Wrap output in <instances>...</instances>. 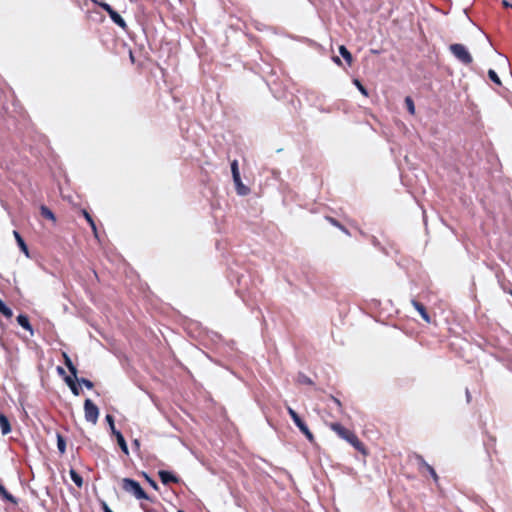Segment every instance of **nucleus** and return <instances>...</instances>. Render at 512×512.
I'll return each instance as SVG.
<instances>
[{
    "label": "nucleus",
    "instance_id": "aec40b11",
    "mask_svg": "<svg viewBox=\"0 0 512 512\" xmlns=\"http://www.w3.org/2000/svg\"><path fill=\"white\" fill-rule=\"evenodd\" d=\"M57 448L61 454H64L66 451V441L61 434H57Z\"/></svg>",
    "mask_w": 512,
    "mask_h": 512
},
{
    "label": "nucleus",
    "instance_id": "4c0bfd02",
    "mask_svg": "<svg viewBox=\"0 0 512 512\" xmlns=\"http://www.w3.org/2000/svg\"><path fill=\"white\" fill-rule=\"evenodd\" d=\"M502 4H503V6H505V7H512V5H511L508 1H506V0H503V1H502Z\"/></svg>",
    "mask_w": 512,
    "mask_h": 512
},
{
    "label": "nucleus",
    "instance_id": "ea45409f",
    "mask_svg": "<svg viewBox=\"0 0 512 512\" xmlns=\"http://www.w3.org/2000/svg\"><path fill=\"white\" fill-rule=\"evenodd\" d=\"M58 372H59V374H64L65 373L64 369L61 368V367H58Z\"/></svg>",
    "mask_w": 512,
    "mask_h": 512
},
{
    "label": "nucleus",
    "instance_id": "9d476101",
    "mask_svg": "<svg viewBox=\"0 0 512 512\" xmlns=\"http://www.w3.org/2000/svg\"><path fill=\"white\" fill-rule=\"evenodd\" d=\"M13 235L15 237V240L20 248V250L27 256L29 257V250H28V247L24 241V239L22 238V236L20 235V233L16 230L13 231Z\"/></svg>",
    "mask_w": 512,
    "mask_h": 512
},
{
    "label": "nucleus",
    "instance_id": "dca6fc26",
    "mask_svg": "<svg viewBox=\"0 0 512 512\" xmlns=\"http://www.w3.org/2000/svg\"><path fill=\"white\" fill-rule=\"evenodd\" d=\"M70 477L71 480L75 483L78 488L83 486V478L80 474H78L74 469H70Z\"/></svg>",
    "mask_w": 512,
    "mask_h": 512
},
{
    "label": "nucleus",
    "instance_id": "37998d69",
    "mask_svg": "<svg viewBox=\"0 0 512 512\" xmlns=\"http://www.w3.org/2000/svg\"><path fill=\"white\" fill-rule=\"evenodd\" d=\"M178 512H184V511H182V510H179Z\"/></svg>",
    "mask_w": 512,
    "mask_h": 512
},
{
    "label": "nucleus",
    "instance_id": "f704fd0d",
    "mask_svg": "<svg viewBox=\"0 0 512 512\" xmlns=\"http://www.w3.org/2000/svg\"><path fill=\"white\" fill-rule=\"evenodd\" d=\"M147 480H148V482L150 483V485H151L154 489H158V485H157V483H156L154 480H152V479H150V478H147Z\"/></svg>",
    "mask_w": 512,
    "mask_h": 512
},
{
    "label": "nucleus",
    "instance_id": "b1692460",
    "mask_svg": "<svg viewBox=\"0 0 512 512\" xmlns=\"http://www.w3.org/2000/svg\"><path fill=\"white\" fill-rule=\"evenodd\" d=\"M297 382L300 384L310 385L312 384V380L306 376L305 374L299 373L297 376Z\"/></svg>",
    "mask_w": 512,
    "mask_h": 512
},
{
    "label": "nucleus",
    "instance_id": "5701e85b",
    "mask_svg": "<svg viewBox=\"0 0 512 512\" xmlns=\"http://www.w3.org/2000/svg\"><path fill=\"white\" fill-rule=\"evenodd\" d=\"M107 423L109 424V427H110V430L112 432V434L115 436L117 432H119L118 430H116L115 428V424H114V417L110 414H107L106 417H105Z\"/></svg>",
    "mask_w": 512,
    "mask_h": 512
},
{
    "label": "nucleus",
    "instance_id": "2eb2a0df",
    "mask_svg": "<svg viewBox=\"0 0 512 512\" xmlns=\"http://www.w3.org/2000/svg\"><path fill=\"white\" fill-rule=\"evenodd\" d=\"M63 357H64V364L66 365V367L68 368L70 373L74 377H76V375H77V368L73 364L72 360L70 359V357L66 353H63Z\"/></svg>",
    "mask_w": 512,
    "mask_h": 512
},
{
    "label": "nucleus",
    "instance_id": "c9c22d12",
    "mask_svg": "<svg viewBox=\"0 0 512 512\" xmlns=\"http://www.w3.org/2000/svg\"><path fill=\"white\" fill-rule=\"evenodd\" d=\"M333 61H334L336 64H338V65H341V64H342V63H341L340 58H339V57H337V56H334V57H333Z\"/></svg>",
    "mask_w": 512,
    "mask_h": 512
},
{
    "label": "nucleus",
    "instance_id": "c85d7f7f",
    "mask_svg": "<svg viewBox=\"0 0 512 512\" xmlns=\"http://www.w3.org/2000/svg\"><path fill=\"white\" fill-rule=\"evenodd\" d=\"M72 391V393L75 395V396H78L80 395V392H81V389L78 387V385L75 383L73 385H70L69 387Z\"/></svg>",
    "mask_w": 512,
    "mask_h": 512
},
{
    "label": "nucleus",
    "instance_id": "f3484780",
    "mask_svg": "<svg viewBox=\"0 0 512 512\" xmlns=\"http://www.w3.org/2000/svg\"><path fill=\"white\" fill-rule=\"evenodd\" d=\"M83 215H84L85 219L87 220V222L89 223V225L91 226V229L94 233L95 238H98L97 227H96V224H95L93 218L86 210H83Z\"/></svg>",
    "mask_w": 512,
    "mask_h": 512
},
{
    "label": "nucleus",
    "instance_id": "a211bd4d",
    "mask_svg": "<svg viewBox=\"0 0 512 512\" xmlns=\"http://www.w3.org/2000/svg\"><path fill=\"white\" fill-rule=\"evenodd\" d=\"M339 53L346 60L348 65H351V63H352V55H351V53L348 51V49L345 46L341 45L339 47Z\"/></svg>",
    "mask_w": 512,
    "mask_h": 512
},
{
    "label": "nucleus",
    "instance_id": "7c9ffc66",
    "mask_svg": "<svg viewBox=\"0 0 512 512\" xmlns=\"http://www.w3.org/2000/svg\"><path fill=\"white\" fill-rule=\"evenodd\" d=\"M326 219L335 227H341V224L339 223V221H337L336 219L332 218V217H326Z\"/></svg>",
    "mask_w": 512,
    "mask_h": 512
},
{
    "label": "nucleus",
    "instance_id": "423d86ee",
    "mask_svg": "<svg viewBox=\"0 0 512 512\" xmlns=\"http://www.w3.org/2000/svg\"><path fill=\"white\" fill-rule=\"evenodd\" d=\"M100 7L104 9L110 16L111 20L122 29L126 30L127 24L125 20L118 14L108 3H100Z\"/></svg>",
    "mask_w": 512,
    "mask_h": 512
},
{
    "label": "nucleus",
    "instance_id": "0eeeda50",
    "mask_svg": "<svg viewBox=\"0 0 512 512\" xmlns=\"http://www.w3.org/2000/svg\"><path fill=\"white\" fill-rule=\"evenodd\" d=\"M293 422L310 442L314 441L313 434L311 433L308 426L304 423V421L300 418L299 415L293 419Z\"/></svg>",
    "mask_w": 512,
    "mask_h": 512
},
{
    "label": "nucleus",
    "instance_id": "2f4dec72",
    "mask_svg": "<svg viewBox=\"0 0 512 512\" xmlns=\"http://www.w3.org/2000/svg\"><path fill=\"white\" fill-rule=\"evenodd\" d=\"M287 411H288V414L290 415V417L292 418V420L298 416L296 411L293 410L291 407H287Z\"/></svg>",
    "mask_w": 512,
    "mask_h": 512
},
{
    "label": "nucleus",
    "instance_id": "473e14b6",
    "mask_svg": "<svg viewBox=\"0 0 512 512\" xmlns=\"http://www.w3.org/2000/svg\"><path fill=\"white\" fill-rule=\"evenodd\" d=\"M331 401L333 404H335L337 406V408H339V409L341 408V402L337 398L331 396Z\"/></svg>",
    "mask_w": 512,
    "mask_h": 512
},
{
    "label": "nucleus",
    "instance_id": "72a5a7b5",
    "mask_svg": "<svg viewBox=\"0 0 512 512\" xmlns=\"http://www.w3.org/2000/svg\"><path fill=\"white\" fill-rule=\"evenodd\" d=\"M102 509L104 512H113L105 502L102 503Z\"/></svg>",
    "mask_w": 512,
    "mask_h": 512
},
{
    "label": "nucleus",
    "instance_id": "7ed1b4c3",
    "mask_svg": "<svg viewBox=\"0 0 512 512\" xmlns=\"http://www.w3.org/2000/svg\"><path fill=\"white\" fill-rule=\"evenodd\" d=\"M450 51L461 63L465 65L472 63V56L463 44H452Z\"/></svg>",
    "mask_w": 512,
    "mask_h": 512
},
{
    "label": "nucleus",
    "instance_id": "9b49d317",
    "mask_svg": "<svg viewBox=\"0 0 512 512\" xmlns=\"http://www.w3.org/2000/svg\"><path fill=\"white\" fill-rule=\"evenodd\" d=\"M17 322L18 324L23 327L25 330L29 331L31 335H33V328L29 322V319L24 314H19L17 316Z\"/></svg>",
    "mask_w": 512,
    "mask_h": 512
},
{
    "label": "nucleus",
    "instance_id": "ddd939ff",
    "mask_svg": "<svg viewBox=\"0 0 512 512\" xmlns=\"http://www.w3.org/2000/svg\"><path fill=\"white\" fill-rule=\"evenodd\" d=\"M0 497L13 504H17V499L10 494L2 484H0Z\"/></svg>",
    "mask_w": 512,
    "mask_h": 512
},
{
    "label": "nucleus",
    "instance_id": "cd10ccee",
    "mask_svg": "<svg viewBox=\"0 0 512 512\" xmlns=\"http://www.w3.org/2000/svg\"><path fill=\"white\" fill-rule=\"evenodd\" d=\"M75 379H78V378H77V376H76V377H74L73 375H72V376H66V377L64 378V380H65L66 384H67L69 387H70V385H73V384H75V383H76V382H75Z\"/></svg>",
    "mask_w": 512,
    "mask_h": 512
},
{
    "label": "nucleus",
    "instance_id": "e433bc0d",
    "mask_svg": "<svg viewBox=\"0 0 512 512\" xmlns=\"http://www.w3.org/2000/svg\"><path fill=\"white\" fill-rule=\"evenodd\" d=\"M341 231H343L345 234L349 235V231L343 226L341 225V227H338Z\"/></svg>",
    "mask_w": 512,
    "mask_h": 512
},
{
    "label": "nucleus",
    "instance_id": "412c9836",
    "mask_svg": "<svg viewBox=\"0 0 512 512\" xmlns=\"http://www.w3.org/2000/svg\"><path fill=\"white\" fill-rule=\"evenodd\" d=\"M0 312L7 318L12 317V310L5 305V303L0 299Z\"/></svg>",
    "mask_w": 512,
    "mask_h": 512
},
{
    "label": "nucleus",
    "instance_id": "58836bf2",
    "mask_svg": "<svg viewBox=\"0 0 512 512\" xmlns=\"http://www.w3.org/2000/svg\"><path fill=\"white\" fill-rule=\"evenodd\" d=\"M466 397H467V401L469 402L470 401V392L468 389H466Z\"/></svg>",
    "mask_w": 512,
    "mask_h": 512
},
{
    "label": "nucleus",
    "instance_id": "393cba45",
    "mask_svg": "<svg viewBox=\"0 0 512 512\" xmlns=\"http://www.w3.org/2000/svg\"><path fill=\"white\" fill-rule=\"evenodd\" d=\"M488 76H489L490 80L493 81L495 84L501 85V80H500L499 76L497 75V73L493 69H490L488 71Z\"/></svg>",
    "mask_w": 512,
    "mask_h": 512
},
{
    "label": "nucleus",
    "instance_id": "1a4fd4ad",
    "mask_svg": "<svg viewBox=\"0 0 512 512\" xmlns=\"http://www.w3.org/2000/svg\"><path fill=\"white\" fill-rule=\"evenodd\" d=\"M412 305L420 313V315L424 321H426L427 323L431 322V318H430L425 306L422 303H420L416 300H412Z\"/></svg>",
    "mask_w": 512,
    "mask_h": 512
},
{
    "label": "nucleus",
    "instance_id": "6ab92c4d",
    "mask_svg": "<svg viewBox=\"0 0 512 512\" xmlns=\"http://www.w3.org/2000/svg\"><path fill=\"white\" fill-rule=\"evenodd\" d=\"M40 213L42 215V217L46 218V219H49V220H52V221H55V216H54V213L46 206L42 205L41 208H40Z\"/></svg>",
    "mask_w": 512,
    "mask_h": 512
},
{
    "label": "nucleus",
    "instance_id": "6e6552de",
    "mask_svg": "<svg viewBox=\"0 0 512 512\" xmlns=\"http://www.w3.org/2000/svg\"><path fill=\"white\" fill-rule=\"evenodd\" d=\"M158 476H159L161 482L165 485H168L170 483H178L179 482V478L176 475H174L173 473L166 471V470H160L158 472Z\"/></svg>",
    "mask_w": 512,
    "mask_h": 512
},
{
    "label": "nucleus",
    "instance_id": "a878e982",
    "mask_svg": "<svg viewBox=\"0 0 512 512\" xmlns=\"http://www.w3.org/2000/svg\"><path fill=\"white\" fill-rule=\"evenodd\" d=\"M76 381L79 383V384H82L84 385L86 388L88 389H92L93 388V382L90 381L89 379H86V378H80V379H76Z\"/></svg>",
    "mask_w": 512,
    "mask_h": 512
},
{
    "label": "nucleus",
    "instance_id": "20e7f679",
    "mask_svg": "<svg viewBox=\"0 0 512 512\" xmlns=\"http://www.w3.org/2000/svg\"><path fill=\"white\" fill-rule=\"evenodd\" d=\"M84 415L85 419L92 424H96L99 417V409L90 399L84 402Z\"/></svg>",
    "mask_w": 512,
    "mask_h": 512
},
{
    "label": "nucleus",
    "instance_id": "c756f323",
    "mask_svg": "<svg viewBox=\"0 0 512 512\" xmlns=\"http://www.w3.org/2000/svg\"><path fill=\"white\" fill-rule=\"evenodd\" d=\"M425 467L427 468L428 472L430 473V475L435 479L437 480V474L434 470L433 467H431L430 465H428L427 463H424Z\"/></svg>",
    "mask_w": 512,
    "mask_h": 512
},
{
    "label": "nucleus",
    "instance_id": "79ce46f5",
    "mask_svg": "<svg viewBox=\"0 0 512 512\" xmlns=\"http://www.w3.org/2000/svg\"><path fill=\"white\" fill-rule=\"evenodd\" d=\"M141 508L145 510V512H148V510H146L145 506L142 504L141 505Z\"/></svg>",
    "mask_w": 512,
    "mask_h": 512
},
{
    "label": "nucleus",
    "instance_id": "f8f14e48",
    "mask_svg": "<svg viewBox=\"0 0 512 512\" xmlns=\"http://www.w3.org/2000/svg\"><path fill=\"white\" fill-rule=\"evenodd\" d=\"M0 428L3 435L11 432L10 422L4 414H0Z\"/></svg>",
    "mask_w": 512,
    "mask_h": 512
},
{
    "label": "nucleus",
    "instance_id": "39448f33",
    "mask_svg": "<svg viewBox=\"0 0 512 512\" xmlns=\"http://www.w3.org/2000/svg\"><path fill=\"white\" fill-rule=\"evenodd\" d=\"M231 172L233 176V181L236 184L237 192L240 195H246L248 193V188L244 186L241 182V177L238 169V162L234 160L231 163Z\"/></svg>",
    "mask_w": 512,
    "mask_h": 512
},
{
    "label": "nucleus",
    "instance_id": "4be33fe9",
    "mask_svg": "<svg viewBox=\"0 0 512 512\" xmlns=\"http://www.w3.org/2000/svg\"><path fill=\"white\" fill-rule=\"evenodd\" d=\"M405 106L411 115L415 114V105L411 97L408 96L405 98Z\"/></svg>",
    "mask_w": 512,
    "mask_h": 512
},
{
    "label": "nucleus",
    "instance_id": "f257e3e1",
    "mask_svg": "<svg viewBox=\"0 0 512 512\" xmlns=\"http://www.w3.org/2000/svg\"><path fill=\"white\" fill-rule=\"evenodd\" d=\"M330 427L340 438L346 440L356 450L360 451L363 454H366V451L364 449L362 442L358 439V437L352 431L346 429L340 423H332L330 425Z\"/></svg>",
    "mask_w": 512,
    "mask_h": 512
},
{
    "label": "nucleus",
    "instance_id": "f03ea898",
    "mask_svg": "<svg viewBox=\"0 0 512 512\" xmlns=\"http://www.w3.org/2000/svg\"><path fill=\"white\" fill-rule=\"evenodd\" d=\"M122 488L127 493L132 494L138 500H141V499L150 500L149 496L142 489V487L140 486L139 482H137V481H135L133 479L124 478L122 480Z\"/></svg>",
    "mask_w": 512,
    "mask_h": 512
},
{
    "label": "nucleus",
    "instance_id": "a19ab883",
    "mask_svg": "<svg viewBox=\"0 0 512 512\" xmlns=\"http://www.w3.org/2000/svg\"><path fill=\"white\" fill-rule=\"evenodd\" d=\"M93 3L97 4L100 6V3H102L100 0H91Z\"/></svg>",
    "mask_w": 512,
    "mask_h": 512
},
{
    "label": "nucleus",
    "instance_id": "bb28decb",
    "mask_svg": "<svg viewBox=\"0 0 512 512\" xmlns=\"http://www.w3.org/2000/svg\"><path fill=\"white\" fill-rule=\"evenodd\" d=\"M353 82L363 95H368L367 89L361 84V82L358 79H355Z\"/></svg>",
    "mask_w": 512,
    "mask_h": 512
},
{
    "label": "nucleus",
    "instance_id": "4468645a",
    "mask_svg": "<svg viewBox=\"0 0 512 512\" xmlns=\"http://www.w3.org/2000/svg\"><path fill=\"white\" fill-rule=\"evenodd\" d=\"M115 437H116L117 443L120 446L122 452L125 453L126 455H128L129 454L128 446H127V443H126L122 433L117 432Z\"/></svg>",
    "mask_w": 512,
    "mask_h": 512
}]
</instances>
